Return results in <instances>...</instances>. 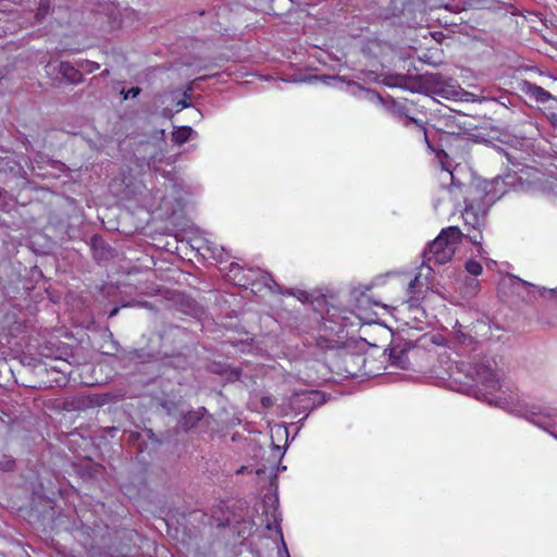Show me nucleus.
Segmentation results:
<instances>
[{
	"mask_svg": "<svg viewBox=\"0 0 557 557\" xmlns=\"http://www.w3.org/2000/svg\"><path fill=\"white\" fill-rule=\"evenodd\" d=\"M50 9V0H39L37 12H36V20L41 21L46 17Z\"/></svg>",
	"mask_w": 557,
	"mask_h": 557,
	"instance_id": "nucleus-14",
	"label": "nucleus"
},
{
	"mask_svg": "<svg viewBox=\"0 0 557 557\" xmlns=\"http://www.w3.org/2000/svg\"><path fill=\"white\" fill-rule=\"evenodd\" d=\"M362 94H363L364 98L369 99L370 101H377V102L382 101L381 97L377 94H375L374 91L362 90Z\"/></svg>",
	"mask_w": 557,
	"mask_h": 557,
	"instance_id": "nucleus-20",
	"label": "nucleus"
},
{
	"mask_svg": "<svg viewBox=\"0 0 557 557\" xmlns=\"http://www.w3.org/2000/svg\"><path fill=\"white\" fill-rule=\"evenodd\" d=\"M394 363L403 369H406L408 366V359L406 355L401 354L400 356L397 357V361H394Z\"/></svg>",
	"mask_w": 557,
	"mask_h": 557,
	"instance_id": "nucleus-21",
	"label": "nucleus"
},
{
	"mask_svg": "<svg viewBox=\"0 0 557 557\" xmlns=\"http://www.w3.org/2000/svg\"><path fill=\"white\" fill-rule=\"evenodd\" d=\"M350 358H355V359H357V360H361V361H363V358H362L361 356H352V355H351V356H350Z\"/></svg>",
	"mask_w": 557,
	"mask_h": 557,
	"instance_id": "nucleus-26",
	"label": "nucleus"
},
{
	"mask_svg": "<svg viewBox=\"0 0 557 557\" xmlns=\"http://www.w3.org/2000/svg\"><path fill=\"white\" fill-rule=\"evenodd\" d=\"M108 74H109V71H108V70H104V71L101 73V75H102V76H103V75H108Z\"/></svg>",
	"mask_w": 557,
	"mask_h": 557,
	"instance_id": "nucleus-27",
	"label": "nucleus"
},
{
	"mask_svg": "<svg viewBox=\"0 0 557 557\" xmlns=\"http://www.w3.org/2000/svg\"><path fill=\"white\" fill-rule=\"evenodd\" d=\"M283 546H284V549H285L286 556H287V557H289V555H288V553H287V548H286L285 544H283Z\"/></svg>",
	"mask_w": 557,
	"mask_h": 557,
	"instance_id": "nucleus-28",
	"label": "nucleus"
},
{
	"mask_svg": "<svg viewBox=\"0 0 557 557\" xmlns=\"http://www.w3.org/2000/svg\"><path fill=\"white\" fill-rule=\"evenodd\" d=\"M81 67L86 71V72H94L96 70L99 69V65L95 62H91V61H85L84 63L81 64Z\"/></svg>",
	"mask_w": 557,
	"mask_h": 557,
	"instance_id": "nucleus-19",
	"label": "nucleus"
},
{
	"mask_svg": "<svg viewBox=\"0 0 557 557\" xmlns=\"http://www.w3.org/2000/svg\"><path fill=\"white\" fill-rule=\"evenodd\" d=\"M389 110L393 114L403 119L404 126H410L411 124H416L423 132V137H424L425 141L428 143V134H426V131L424 129L423 125L420 124L417 120L409 117L407 115L405 106L403 103L393 101L389 107Z\"/></svg>",
	"mask_w": 557,
	"mask_h": 557,
	"instance_id": "nucleus-7",
	"label": "nucleus"
},
{
	"mask_svg": "<svg viewBox=\"0 0 557 557\" xmlns=\"http://www.w3.org/2000/svg\"><path fill=\"white\" fill-rule=\"evenodd\" d=\"M485 216L486 209L481 202L471 201L466 203V208L462 212V219L465 225L474 231L473 234L469 232L466 236L473 245L478 246V252L480 255L483 252V248L481 246V240L483 238L481 228L485 224Z\"/></svg>",
	"mask_w": 557,
	"mask_h": 557,
	"instance_id": "nucleus-3",
	"label": "nucleus"
},
{
	"mask_svg": "<svg viewBox=\"0 0 557 557\" xmlns=\"http://www.w3.org/2000/svg\"><path fill=\"white\" fill-rule=\"evenodd\" d=\"M327 319L330 321L334 322L335 324H338L339 326H345L344 320L346 318L345 317H339L337 314V310L335 308H332V309L327 310Z\"/></svg>",
	"mask_w": 557,
	"mask_h": 557,
	"instance_id": "nucleus-16",
	"label": "nucleus"
},
{
	"mask_svg": "<svg viewBox=\"0 0 557 557\" xmlns=\"http://www.w3.org/2000/svg\"><path fill=\"white\" fill-rule=\"evenodd\" d=\"M474 327H485V323L483 322H478Z\"/></svg>",
	"mask_w": 557,
	"mask_h": 557,
	"instance_id": "nucleus-25",
	"label": "nucleus"
},
{
	"mask_svg": "<svg viewBox=\"0 0 557 557\" xmlns=\"http://www.w3.org/2000/svg\"><path fill=\"white\" fill-rule=\"evenodd\" d=\"M530 95L539 102H546L552 98V95L540 86H532L530 88Z\"/></svg>",
	"mask_w": 557,
	"mask_h": 557,
	"instance_id": "nucleus-11",
	"label": "nucleus"
},
{
	"mask_svg": "<svg viewBox=\"0 0 557 557\" xmlns=\"http://www.w3.org/2000/svg\"><path fill=\"white\" fill-rule=\"evenodd\" d=\"M423 270H425V268L422 265L419 274H417L414 276V278L411 280L410 283L408 284V294L411 297H413L416 294H418L420 292V289L424 285H426V275H429L430 273L426 272V274L424 275L422 272Z\"/></svg>",
	"mask_w": 557,
	"mask_h": 557,
	"instance_id": "nucleus-9",
	"label": "nucleus"
},
{
	"mask_svg": "<svg viewBox=\"0 0 557 557\" xmlns=\"http://www.w3.org/2000/svg\"><path fill=\"white\" fill-rule=\"evenodd\" d=\"M201 419L200 411H189L186 416H184L182 425L184 429H191L196 426L197 422Z\"/></svg>",
	"mask_w": 557,
	"mask_h": 557,
	"instance_id": "nucleus-12",
	"label": "nucleus"
},
{
	"mask_svg": "<svg viewBox=\"0 0 557 557\" xmlns=\"http://www.w3.org/2000/svg\"><path fill=\"white\" fill-rule=\"evenodd\" d=\"M140 92V88L139 87H132L129 88L127 91H122V94L124 95V99H129V98H136Z\"/></svg>",
	"mask_w": 557,
	"mask_h": 557,
	"instance_id": "nucleus-18",
	"label": "nucleus"
},
{
	"mask_svg": "<svg viewBox=\"0 0 557 557\" xmlns=\"http://www.w3.org/2000/svg\"><path fill=\"white\" fill-rule=\"evenodd\" d=\"M13 466H14V461L13 460H7L4 462H0V468L3 470V471H10L13 469Z\"/></svg>",
	"mask_w": 557,
	"mask_h": 557,
	"instance_id": "nucleus-22",
	"label": "nucleus"
},
{
	"mask_svg": "<svg viewBox=\"0 0 557 557\" xmlns=\"http://www.w3.org/2000/svg\"><path fill=\"white\" fill-rule=\"evenodd\" d=\"M449 338L453 344L467 348L474 343L475 337L472 335V330H469V326H465L456 320L451 326Z\"/></svg>",
	"mask_w": 557,
	"mask_h": 557,
	"instance_id": "nucleus-6",
	"label": "nucleus"
},
{
	"mask_svg": "<svg viewBox=\"0 0 557 557\" xmlns=\"http://www.w3.org/2000/svg\"><path fill=\"white\" fill-rule=\"evenodd\" d=\"M196 136V132L189 126L178 127L173 132V140L176 144H184Z\"/></svg>",
	"mask_w": 557,
	"mask_h": 557,
	"instance_id": "nucleus-10",
	"label": "nucleus"
},
{
	"mask_svg": "<svg viewBox=\"0 0 557 557\" xmlns=\"http://www.w3.org/2000/svg\"><path fill=\"white\" fill-rule=\"evenodd\" d=\"M466 270L471 275L478 276L482 273V265L474 260H469L466 263Z\"/></svg>",
	"mask_w": 557,
	"mask_h": 557,
	"instance_id": "nucleus-15",
	"label": "nucleus"
},
{
	"mask_svg": "<svg viewBox=\"0 0 557 557\" xmlns=\"http://www.w3.org/2000/svg\"><path fill=\"white\" fill-rule=\"evenodd\" d=\"M530 421L557 438V410L532 413Z\"/></svg>",
	"mask_w": 557,
	"mask_h": 557,
	"instance_id": "nucleus-5",
	"label": "nucleus"
},
{
	"mask_svg": "<svg viewBox=\"0 0 557 557\" xmlns=\"http://www.w3.org/2000/svg\"><path fill=\"white\" fill-rule=\"evenodd\" d=\"M58 73L60 74V77L71 84H78L83 78L82 72L69 62H59Z\"/></svg>",
	"mask_w": 557,
	"mask_h": 557,
	"instance_id": "nucleus-8",
	"label": "nucleus"
},
{
	"mask_svg": "<svg viewBox=\"0 0 557 557\" xmlns=\"http://www.w3.org/2000/svg\"><path fill=\"white\" fill-rule=\"evenodd\" d=\"M260 280L261 281V284L269 288L270 290H273L274 287L277 286V284L275 283V281L271 277V275L269 273H265V272H258L257 275H256V280Z\"/></svg>",
	"mask_w": 557,
	"mask_h": 557,
	"instance_id": "nucleus-13",
	"label": "nucleus"
},
{
	"mask_svg": "<svg viewBox=\"0 0 557 557\" xmlns=\"http://www.w3.org/2000/svg\"><path fill=\"white\" fill-rule=\"evenodd\" d=\"M442 163V182L445 183L446 181H450V186H442L438 189L437 197L434 199V209L437 210L440 205L447 201L456 200L458 197V190H460L461 185H457L455 183V176L453 172L449 170V166H447L443 161Z\"/></svg>",
	"mask_w": 557,
	"mask_h": 557,
	"instance_id": "nucleus-4",
	"label": "nucleus"
},
{
	"mask_svg": "<svg viewBox=\"0 0 557 557\" xmlns=\"http://www.w3.org/2000/svg\"><path fill=\"white\" fill-rule=\"evenodd\" d=\"M463 234L457 226L444 228L440 235L429 244L423 251V267L430 273L434 265H441L449 262L461 242Z\"/></svg>",
	"mask_w": 557,
	"mask_h": 557,
	"instance_id": "nucleus-2",
	"label": "nucleus"
},
{
	"mask_svg": "<svg viewBox=\"0 0 557 557\" xmlns=\"http://www.w3.org/2000/svg\"><path fill=\"white\" fill-rule=\"evenodd\" d=\"M119 310H120V309H119L117 307H116V308H113V309L110 311L109 317H110V318H112V317L116 315V314H117V312H119Z\"/></svg>",
	"mask_w": 557,
	"mask_h": 557,
	"instance_id": "nucleus-23",
	"label": "nucleus"
},
{
	"mask_svg": "<svg viewBox=\"0 0 557 557\" xmlns=\"http://www.w3.org/2000/svg\"><path fill=\"white\" fill-rule=\"evenodd\" d=\"M58 64L59 62H48L45 67L47 75L53 79L60 78V74L58 73Z\"/></svg>",
	"mask_w": 557,
	"mask_h": 557,
	"instance_id": "nucleus-17",
	"label": "nucleus"
},
{
	"mask_svg": "<svg viewBox=\"0 0 557 557\" xmlns=\"http://www.w3.org/2000/svg\"><path fill=\"white\" fill-rule=\"evenodd\" d=\"M466 376L473 382L476 388V397L488 404L503 405V385L500 375L493 360H484L474 364H461Z\"/></svg>",
	"mask_w": 557,
	"mask_h": 557,
	"instance_id": "nucleus-1",
	"label": "nucleus"
},
{
	"mask_svg": "<svg viewBox=\"0 0 557 557\" xmlns=\"http://www.w3.org/2000/svg\"><path fill=\"white\" fill-rule=\"evenodd\" d=\"M178 106H181V108H186V107H188L187 102H186V101H184V100H183V101H180V102H178Z\"/></svg>",
	"mask_w": 557,
	"mask_h": 557,
	"instance_id": "nucleus-24",
	"label": "nucleus"
}]
</instances>
